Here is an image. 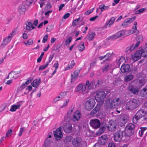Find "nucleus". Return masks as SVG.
<instances>
[{
  "label": "nucleus",
  "instance_id": "5fc2aeb1",
  "mask_svg": "<svg viewBox=\"0 0 147 147\" xmlns=\"http://www.w3.org/2000/svg\"><path fill=\"white\" fill-rule=\"evenodd\" d=\"M34 0H26L25 4L26 5L29 6L33 2Z\"/></svg>",
  "mask_w": 147,
  "mask_h": 147
},
{
  "label": "nucleus",
  "instance_id": "c756f323",
  "mask_svg": "<svg viewBox=\"0 0 147 147\" xmlns=\"http://www.w3.org/2000/svg\"><path fill=\"white\" fill-rule=\"evenodd\" d=\"M94 82H92L89 83V81L88 80H87L86 82V84L85 85L88 86V89H91L93 87V85L94 84Z\"/></svg>",
  "mask_w": 147,
  "mask_h": 147
},
{
  "label": "nucleus",
  "instance_id": "774afa93",
  "mask_svg": "<svg viewBox=\"0 0 147 147\" xmlns=\"http://www.w3.org/2000/svg\"><path fill=\"white\" fill-rule=\"evenodd\" d=\"M102 83V81L101 80H98L97 81V84L95 85V88H97L98 87L99 85L100 84H101Z\"/></svg>",
  "mask_w": 147,
  "mask_h": 147
},
{
  "label": "nucleus",
  "instance_id": "7ed1b4c3",
  "mask_svg": "<svg viewBox=\"0 0 147 147\" xmlns=\"http://www.w3.org/2000/svg\"><path fill=\"white\" fill-rule=\"evenodd\" d=\"M140 103V102L138 100L133 99L126 103V109L128 110H133L137 107L139 105Z\"/></svg>",
  "mask_w": 147,
  "mask_h": 147
},
{
  "label": "nucleus",
  "instance_id": "423d86ee",
  "mask_svg": "<svg viewBox=\"0 0 147 147\" xmlns=\"http://www.w3.org/2000/svg\"><path fill=\"white\" fill-rule=\"evenodd\" d=\"M95 102L94 98H91L88 100L85 105V107L86 110H90L93 108L95 105Z\"/></svg>",
  "mask_w": 147,
  "mask_h": 147
},
{
  "label": "nucleus",
  "instance_id": "a878e982",
  "mask_svg": "<svg viewBox=\"0 0 147 147\" xmlns=\"http://www.w3.org/2000/svg\"><path fill=\"white\" fill-rule=\"evenodd\" d=\"M11 38L10 36H8V37L5 38L3 41L1 45L2 46H5L11 40Z\"/></svg>",
  "mask_w": 147,
  "mask_h": 147
},
{
  "label": "nucleus",
  "instance_id": "f03ea898",
  "mask_svg": "<svg viewBox=\"0 0 147 147\" xmlns=\"http://www.w3.org/2000/svg\"><path fill=\"white\" fill-rule=\"evenodd\" d=\"M107 107L109 108H116L120 103L119 98H115L113 100L108 98L105 101Z\"/></svg>",
  "mask_w": 147,
  "mask_h": 147
},
{
  "label": "nucleus",
  "instance_id": "3c124183",
  "mask_svg": "<svg viewBox=\"0 0 147 147\" xmlns=\"http://www.w3.org/2000/svg\"><path fill=\"white\" fill-rule=\"evenodd\" d=\"M66 92H61L59 94V96H60V99H62L64 98L65 96L66 95Z\"/></svg>",
  "mask_w": 147,
  "mask_h": 147
},
{
  "label": "nucleus",
  "instance_id": "680f3d73",
  "mask_svg": "<svg viewBox=\"0 0 147 147\" xmlns=\"http://www.w3.org/2000/svg\"><path fill=\"white\" fill-rule=\"evenodd\" d=\"M116 145L115 144L113 143L110 142L108 145V146L107 147H115Z\"/></svg>",
  "mask_w": 147,
  "mask_h": 147
},
{
  "label": "nucleus",
  "instance_id": "f257e3e1",
  "mask_svg": "<svg viewBox=\"0 0 147 147\" xmlns=\"http://www.w3.org/2000/svg\"><path fill=\"white\" fill-rule=\"evenodd\" d=\"M145 112L143 109L139 110L133 117V123L135 124L139 123L140 124H143L147 122V113L145 114Z\"/></svg>",
  "mask_w": 147,
  "mask_h": 147
},
{
  "label": "nucleus",
  "instance_id": "ddd939ff",
  "mask_svg": "<svg viewBox=\"0 0 147 147\" xmlns=\"http://www.w3.org/2000/svg\"><path fill=\"white\" fill-rule=\"evenodd\" d=\"M63 136L60 127L58 128L56 131H54V136L56 140H60Z\"/></svg>",
  "mask_w": 147,
  "mask_h": 147
},
{
  "label": "nucleus",
  "instance_id": "13d9d810",
  "mask_svg": "<svg viewBox=\"0 0 147 147\" xmlns=\"http://www.w3.org/2000/svg\"><path fill=\"white\" fill-rule=\"evenodd\" d=\"M54 57V54L53 55H50L49 57V59L48 61L46 62L47 63H48L49 65V63L51 61L52 59H53Z\"/></svg>",
  "mask_w": 147,
  "mask_h": 147
},
{
  "label": "nucleus",
  "instance_id": "e433bc0d",
  "mask_svg": "<svg viewBox=\"0 0 147 147\" xmlns=\"http://www.w3.org/2000/svg\"><path fill=\"white\" fill-rule=\"evenodd\" d=\"M133 76L132 75H128L126 76L124 79L125 81L128 82L131 80L133 78Z\"/></svg>",
  "mask_w": 147,
  "mask_h": 147
},
{
  "label": "nucleus",
  "instance_id": "f3484780",
  "mask_svg": "<svg viewBox=\"0 0 147 147\" xmlns=\"http://www.w3.org/2000/svg\"><path fill=\"white\" fill-rule=\"evenodd\" d=\"M106 124L105 123L103 122L101 124V126L99 129L98 132H97L96 134L99 135L103 133L106 129Z\"/></svg>",
  "mask_w": 147,
  "mask_h": 147
},
{
  "label": "nucleus",
  "instance_id": "bf43d9fd",
  "mask_svg": "<svg viewBox=\"0 0 147 147\" xmlns=\"http://www.w3.org/2000/svg\"><path fill=\"white\" fill-rule=\"evenodd\" d=\"M94 9V8L92 9H90L86 11L85 12V14L86 15H88L89 14H90V13H91L93 11Z\"/></svg>",
  "mask_w": 147,
  "mask_h": 147
},
{
  "label": "nucleus",
  "instance_id": "e2e57ef3",
  "mask_svg": "<svg viewBox=\"0 0 147 147\" xmlns=\"http://www.w3.org/2000/svg\"><path fill=\"white\" fill-rule=\"evenodd\" d=\"M24 127H22L20 129V131L18 134V136H20L22 134V133L23 132L24 129Z\"/></svg>",
  "mask_w": 147,
  "mask_h": 147
},
{
  "label": "nucleus",
  "instance_id": "c03bdc74",
  "mask_svg": "<svg viewBox=\"0 0 147 147\" xmlns=\"http://www.w3.org/2000/svg\"><path fill=\"white\" fill-rule=\"evenodd\" d=\"M109 67V66L108 64H106L105 65L103 66L102 69L103 72L107 71H108Z\"/></svg>",
  "mask_w": 147,
  "mask_h": 147
},
{
  "label": "nucleus",
  "instance_id": "473e14b6",
  "mask_svg": "<svg viewBox=\"0 0 147 147\" xmlns=\"http://www.w3.org/2000/svg\"><path fill=\"white\" fill-rule=\"evenodd\" d=\"M109 8V6H105L104 4H102L100 5L99 7V9H100L101 12L105 10L108 9Z\"/></svg>",
  "mask_w": 147,
  "mask_h": 147
},
{
  "label": "nucleus",
  "instance_id": "603ef678",
  "mask_svg": "<svg viewBox=\"0 0 147 147\" xmlns=\"http://www.w3.org/2000/svg\"><path fill=\"white\" fill-rule=\"evenodd\" d=\"M12 133V130L10 129L9 131H7L6 134V136L7 137H8L10 136Z\"/></svg>",
  "mask_w": 147,
  "mask_h": 147
},
{
  "label": "nucleus",
  "instance_id": "a211bd4d",
  "mask_svg": "<svg viewBox=\"0 0 147 147\" xmlns=\"http://www.w3.org/2000/svg\"><path fill=\"white\" fill-rule=\"evenodd\" d=\"M100 108V106L99 105H97L95 108L90 113V115H91L94 116L99 112V111Z\"/></svg>",
  "mask_w": 147,
  "mask_h": 147
},
{
  "label": "nucleus",
  "instance_id": "79ce46f5",
  "mask_svg": "<svg viewBox=\"0 0 147 147\" xmlns=\"http://www.w3.org/2000/svg\"><path fill=\"white\" fill-rule=\"evenodd\" d=\"M26 29L27 30L29 31L32 30L31 29V26H32V23L30 22H28L27 23H26Z\"/></svg>",
  "mask_w": 147,
  "mask_h": 147
},
{
  "label": "nucleus",
  "instance_id": "4be33fe9",
  "mask_svg": "<svg viewBox=\"0 0 147 147\" xmlns=\"http://www.w3.org/2000/svg\"><path fill=\"white\" fill-rule=\"evenodd\" d=\"M86 89V86L83 85L82 84H80L78 85L76 89V92H78L82 90L83 92H84Z\"/></svg>",
  "mask_w": 147,
  "mask_h": 147
},
{
  "label": "nucleus",
  "instance_id": "f8f14e48",
  "mask_svg": "<svg viewBox=\"0 0 147 147\" xmlns=\"http://www.w3.org/2000/svg\"><path fill=\"white\" fill-rule=\"evenodd\" d=\"M82 141V139L80 137H76L72 140V144L75 147H78L81 145Z\"/></svg>",
  "mask_w": 147,
  "mask_h": 147
},
{
  "label": "nucleus",
  "instance_id": "ea45409f",
  "mask_svg": "<svg viewBox=\"0 0 147 147\" xmlns=\"http://www.w3.org/2000/svg\"><path fill=\"white\" fill-rule=\"evenodd\" d=\"M141 92H143V96L147 97V86L145 88H143L141 90Z\"/></svg>",
  "mask_w": 147,
  "mask_h": 147
},
{
  "label": "nucleus",
  "instance_id": "412c9836",
  "mask_svg": "<svg viewBox=\"0 0 147 147\" xmlns=\"http://www.w3.org/2000/svg\"><path fill=\"white\" fill-rule=\"evenodd\" d=\"M20 71H11L9 73V75H10L14 79H17L20 76Z\"/></svg>",
  "mask_w": 147,
  "mask_h": 147
},
{
  "label": "nucleus",
  "instance_id": "49530a36",
  "mask_svg": "<svg viewBox=\"0 0 147 147\" xmlns=\"http://www.w3.org/2000/svg\"><path fill=\"white\" fill-rule=\"evenodd\" d=\"M118 38L117 34L116 33L115 34L112 35L109 37L107 39L108 40H114Z\"/></svg>",
  "mask_w": 147,
  "mask_h": 147
},
{
  "label": "nucleus",
  "instance_id": "8fccbe9b",
  "mask_svg": "<svg viewBox=\"0 0 147 147\" xmlns=\"http://www.w3.org/2000/svg\"><path fill=\"white\" fill-rule=\"evenodd\" d=\"M52 7V6L51 5V3L49 2H48L46 4L45 9L46 10H48L51 9Z\"/></svg>",
  "mask_w": 147,
  "mask_h": 147
},
{
  "label": "nucleus",
  "instance_id": "dca6fc26",
  "mask_svg": "<svg viewBox=\"0 0 147 147\" xmlns=\"http://www.w3.org/2000/svg\"><path fill=\"white\" fill-rule=\"evenodd\" d=\"M141 57H142V55L140 50L136 51L134 54L132 55L133 59L136 61L140 59Z\"/></svg>",
  "mask_w": 147,
  "mask_h": 147
},
{
  "label": "nucleus",
  "instance_id": "864d4df0",
  "mask_svg": "<svg viewBox=\"0 0 147 147\" xmlns=\"http://www.w3.org/2000/svg\"><path fill=\"white\" fill-rule=\"evenodd\" d=\"M123 60H124V57H121L120 59H116V62L118 64H120L123 61Z\"/></svg>",
  "mask_w": 147,
  "mask_h": 147
},
{
  "label": "nucleus",
  "instance_id": "6ab92c4d",
  "mask_svg": "<svg viewBox=\"0 0 147 147\" xmlns=\"http://www.w3.org/2000/svg\"><path fill=\"white\" fill-rule=\"evenodd\" d=\"M130 69V66L129 65H122L121 68L120 69L121 72L123 73H125L129 71Z\"/></svg>",
  "mask_w": 147,
  "mask_h": 147
},
{
  "label": "nucleus",
  "instance_id": "de8ad7c7",
  "mask_svg": "<svg viewBox=\"0 0 147 147\" xmlns=\"http://www.w3.org/2000/svg\"><path fill=\"white\" fill-rule=\"evenodd\" d=\"M75 65V63L74 60H72L70 63V65L68 66V67H66L65 68V70H67L69 69H71Z\"/></svg>",
  "mask_w": 147,
  "mask_h": 147
},
{
  "label": "nucleus",
  "instance_id": "bb28decb",
  "mask_svg": "<svg viewBox=\"0 0 147 147\" xmlns=\"http://www.w3.org/2000/svg\"><path fill=\"white\" fill-rule=\"evenodd\" d=\"M140 50V51L142 57H147V47H145L143 49H142Z\"/></svg>",
  "mask_w": 147,
  "mask_h": 147
},
{
  "label": "nucleus",
  "instance_id": "4468645a",
  "mask_svg": "<svg viewBox=\"0 0 147 147\" xmlns=\"http://www.w3.org/2000/svg\"><path fill=\"white\" fill-rule=\"evenodd\" d=\"M108 138L106 135H102L98 139V143L101 145H104L107 142Z\"/></svg>",
  "mask_w": 147,
  "mask_h": 147
},
{
  "label": "nucleus",
  "instance_id": "393cba45",
  "mask_svg": "<svg viewBox=\"0 0 147 147\" xmlns=\"http://www.w3.org/2000/svg\"><path fill=\"white\" fill-rule=\"evenodd\" d=\"M21 105L22 104H21L18 105H13L11 106V108L10 109L9 111L11 112L15 111L16 109H19Z\"/></svg>",
  "mask_w": 147,
  "mask_h": 147
},
{
  "label": "nucleus",
  "instance_id": "9d476101",
  "mask_svg": "<svg viewBox=\"0 0 147 147\" xmlns=\"http://www.w3.org/2000/svg\"><path fill=\"white\" fill-rule=\"evenodd\" d=\"M90 126L95 129L99 128L100 125V120L97 119H93L90 120Z\"/></svg>",
  "mask_w": 147,
  "mask_h": 147
},
{
  "label": "nucleus",
  "instance_id": "2f4dec72",
  "mask_svg": "<svg viewBox=\"0 0 147 147\" xmlns=\"http://www.w3.org/2000/svg\"><path fill=\"white\" fill-rule=\"evenodd\" d=\"M137 82L138 86L139 87H141L144 84L145 82V79H142V80H138Z\"/></svg>",
  "mask_w": 147,
  "mask_h": 147
},
{
  "label": "nucleus",
  "instance_id": "6e6d98bb",
  "mask_svg": "<svg viewBox=\"0 0 147 147\" xmlns=\"http://www.w3.org/2000/svg\"><path fill=\"white\" fill-rule=\"evenodd\" d=\"M17 28H15L13 30L12 32L10 34V35H11V36H11H11H13L15 34H16V32H17Z\"/></svg>",
  "mask_w": 147,
  "mask_h": 147
},
{
  "label": "nucleus",
  "instance_id": "7c9ffc66",
  "mask_svg": "<svg viewBox=\"0 0 147 147\" xmlns=\"http://www.w3.org/2000/svg\"><path fill=\"white\" fill-rule=\"evenodd\" d=\"M26 7L24 5H21L19 6L18 8V11L20 13H24L26 10Z\"/></svg>",
  "mask_w": 147,
  "mask_h": 147
},
{
  "label": "nucleus",
  "instance_id": "a19ab883",
  "mask_svg": "<svg viewBox=\"0 0 147 147\" xmlns=\"http://www.w3.org/2000/svg\"><path fill=\"white\" fill-rule=\"evenodd\" d=\"M24 43L26 46L31 45L33 43V40L32 39L30 38L28 40L27 42L24 41Z\"/></svg>",
  "mask_w": 147,
  "mask_h": 147
},
{
  "label": "nucleus",
  "instance_id": "052dcab7",
  "mask_svg": "<svg viewBox=\"0 0 147 147\" xmlns=\"http://www.w3.org/2000/svg\"><path fill=\"white\" fill-rule=\"evenodd\" d=\"M74 107H71L69 109V111L67 113V115L68 117H70V116H68L73 111Z\"/></svg>",
  "mask_w": 147,
  "mask_h": 147
},
{
  "label": "nucleus",
  "instance_id": "69168bd1",
  "mask_svg": "<svg viewBox=\"0 0 147 147\" xmlns=\"http://www.w3.org/2000/svg\"><path fill=\"white\" fill-rule=\"evenodd\" d=\"M70 14L69 13H67L65 14L63 17V18L66 19L68 18L70 16Z\"/></svg>",
  "mask_w": 147,
  "mask_h": 147
},
{
  "label": "nucleus",
  "instance_id": "20e7f679",
  "mask_svg": "<svg viewBox=\"0 0 147 147\" xmlns=\"http://www.w3.org/2000/svg\"><path fill=\"white\" fill-rule=\"evenodd\" d=\"M135 125L132 123H129L126 127L124 130H123L124 136L130 137L134 134V132Z\"/></svg>",
  "mask_w": 147,
  "mask_h": 147
},
{
  "label": "nucleus",
  "instance_id": "37998d69",
  "mask_svg": "<svg viewBox=\"0 0 147 147\" xmlns=\"http://www.w3.org/2000/svg\"><path fill=\"white\" fill-rule=\"evenodd\" d=\"M84 42H82V43L79 44L78 45V49L79 51H82L84 50L85 48Z\"/></svg>",
  "mask_w": 147,
  "mask_h": 147
},
{
  "label": "nucleus",
  "instance_id": "58836bf2",
  "mask_svg": "<svg viewBox=\"0 0 147 147\" xmlns=\"http://www.w3.org/2000/svg\"><path fill=\"white\" fill-rule=\"evenodd\" d=\"M141 130L139 131V135L140 137H142L143 136V133L145 130H146L147 128L145 127H140Z\"/></svg>",
  "mask_w": 147,
  "mask_h": 147
},
{
  "label": "nucleus",
  "instance_id": "a18cd8bd",
  "mask_svg": "<svg viewBox=\"0 0 147 147\" xmlns=\"http://www.w3.org/2000/svg\"><path fill=\"white\" fill-rule=\"evenodd\" d=\"M72 38L71 37H69L65 41V45L66 46L69 45L72 40Z\"/></svg>",
  "mask_w": 147,
  "mask_h": 147
},
{
  "label": "nucleus",
  "instance_id": "4c0bfd02",
  "mask_svg": "<svg viewBox=\"0 0 147 147\" xmlns=\"http://www.w3.org/2000/svg\"><path fill=\"white\" fill-rule=\"evenodd\" d=\"M73 138L71 136H68L65 137L64 139V141L66 143L71 142Z\"/></svg>",
  "mask_w": 147,
  "mask_h": 147
},
{
  "label": "nucleus",
  "instance_id": "0eeeda50",
  "mask_svg": "<svg viewBox=\"0 0 147 147\" xmlns=\"http://www.w3.org/2000/svg\"><path fill=\"white\" fill-rule=\"evenodd\" d=\"M124 136V134L123 130H118L113 135L114 140L115 142H120Z\"/></svg>",
  "mask_w": 147,
  "mask_h": 147
},
{
  "label": "nucleus",
  "instance_id": "f704fd0d",
  "mask_svg": "<svg viewBox=\"0 0 147 147\" xmlns=\"http://www.w3.org/2000/svg\"><path fill=\"white\" fill-rule=\"evenodd\" d=\"M114 54V53L113 52H109L107 53L106 55H105V57L106 58V60H109L113 55Z\"/></svg>",
  "mask_w": 147,
  "mask_h": 147
},
{
  "label": "nucleus",
  "instance_id": "5701e85b",
  "mask_svg": "<svg viewBox=\"0 0 147 147\" xmlns=\"http://www.w3.org/2000/svg\"><path fill=\"white\" fill-rule=\"evenodd\" d=\"M53 143L50 139L47 138L45 141L44 146L42 147H51Z\"/></svg>",
  "mask_w": 147,
  "mask_h": 147
},
{
  "label": "nucleus",
  "instance_id": "39448f33",
  "mask_svg": "<svg viewBox=\"0 0 147 147\" xmlns=\"http://www.w3.org/2000/svg\"><path fill=\"white\" fill-rule=\"evenodd\" d=\"M107 95V92L105 93L104 91H100L96 93L95 96V98L97 102L103 103Z\"/></svg>",
  "mask_w": 147,
  "mask_h": 147
},
{
  "label": "nucleus",
  "instance_id": "1a4fd4ad",
  "mask_svg": "<svg viewBox=\"0 0 147 147\" xmlns=\"http://www.w3.org/2000/svg\"><path fill=\"white\" fill-rule=\"evenodd\" d=\"M142 36L141 35H139L137 36L136 38L137 42L135 46H134V44H132L131 46H129L130 49V51H132L135 48H137L140 42L142 41Z\"/></svg>",
  "mask_w": 147,
  "mask_h": 147
},
{
  "label": "nucleus",
  "instance_id": "09e8293b",
  "mask_svg": "<svg viewBox=\"0 0 147 147\" xmlns=\"http://www.w3.org/2000/svg\"><path fill=\"white\" fill-rule=\"evenodd\" d=\"M48 63H46L45 65H42L41 66H40L39 68L38 69L39 70H43L45 69L47 67L48 65Z\"/></svg>",
  "mask_w": 147,
  "mask_h": 147
},
{
  "label": "nucleus",
  "instance_id": "2eb2a0df",
  "mask_svg": "<svg viewBox=\"0 0 147 147\" xmlns=\"http://www.w3.org/2000/svg\"><path fill=\"white\" fill-rule=\"evenodd\" d=\"M63 129L65 132L67 134L71 133L72 130V125L70 123H67L63 127Z\"/></svg>",
  "mask_w": 147,
  "mask_h": 147
},
{
  "label": "nucleus",
  "instance_id": "c9c22d12",
  "mask_svg": "<svg viewBox=\"0 0 147 147\" xmlns=\"http://www.w3.org/2000/svg\"><path fill=\"white\" fill-rule=\"evenodd\" d=\"M126 31L125 30H122L116 33L118 38L121 37L125 35V33Z\"/></svg>",
  "mask_w": 147,
  "mask_h": 147
},
{
  "label": "nucleus",
  "instance_id": "c85d7f7f",
  "mask_svg": "<svg viewBox=\"0 0 147 147\" xmlns=\"http://www.w3.org/2000/svg\"><path fill=\"white\" fill-rule=\"evenodd\" d=\"M80 72V70H75L74 72V76H73L72 74L71 75V81H72V80L73 79H76L78 77V76L79 75Z\"/></svg>",
  "mask_w": 147,
  "mask_h": 147
},
{
  "label": "nucleus",
  "instance_id": "9b49d317",
  "mask_svg": "<svg viewBox=\"0 0 147 147\" xmlns=\"http://www.w3.org/2000/svg\"><path fill=\"white\" fill-rule=\"evenodd\" d=\"M133 83L130 82L129 84L128 87V90L131 93L134 94H138L139 91V90L133 84Z\"/></svg>",
  "mask_w": 147,
  "mask_h": 147
},
{
  "label": "nucleus",
  "instance_id": "cd10ccee",
  "mask_svg": "<svg viewBox=\"0 0 147 147\" xmlns=\"http://www.w3.org/2000/svg\"><path fill=\"white\" fill-rule=\"evenodd\" d=\"M115 19L114 17H112L108 22H107L105 24V27H107V26L109 25V26L110 27V26L112 25L114 22L115 20Z\"/></svg>",
  "mask_w": 147,
  "mask_h": 147
},
{
  "label": "nucleus",
  "instance_id": "aec40b11",
  "mask_svg": "<svg viewBox=\"0 0 147 147\" xmlns=\"http://www.w3.org/2000/svg\"><path fill=\"white\" fill-rule=\"evenodd\" d=\"M81 114L78 111L76 112L73 116L72 120L74 121H76L79 120L80 118Z\"/></svg>",
  "mask_w": 147,
  "mask_h": 147
},
{
  "label": "nucleus",
  "instance_id": "b1692460",
  "mask_svg": "<svg viewBox=\"0 0 147 147\" xmlns=\"http://www.w3.org/2000/svg\"><path fill=\"white\" fill-rule=\"evenodd\" d=\"M40 82V79H37L34 80L31 83V85L33 87L36 88L39 85Z\"/></svg>",
  "mask_w": 147,
  "mask_h": 147
},
{
  "label": "nucleus",
  "instance_id": "0e129e2a",
  "mask_svg": "<svg viewBox=\"0 0 147 147\" xmlns=\"http://www.w3.org/2000/svg\"><path fill=\"white\" fill-rule=\"evenodd\" d=\"M146 9V8H141L138 10V12L140 14L144 12V11Z\"/></svg>",
  "mask_w": 147,
  "mask_h": 147
},
{
  "label": "nucleus",
  "instance_id": "72a5a7b5",
  "mask_svg": "<svg viewBox=\"0 0 147 147\" xmlns=\"http://www.w3.org/2000/svg\"><path fill=\"white\" fill-rule=\"evenodd\" d=\"M96 35V34L94 32H89L88 35L87 36V37H88L90 40H92Z\"/></svg>",
  "mask_w": 147,
  "mask_h": 147
},
{
  "label": "nucleus",
  "instance_id": "338daca9",
  "mask_svg": "<svg viewBox=\"0 0 147 147\" xmlns=\"http://www.w3.org/2000/svg\"><path fill=\"white\" fill-rule=\"evenodd\" d=\"M22 37L24 39H26L28 38V36L26 33H24L22 34Z\"/></svg>",
  "mask_w": 147,
  "mask_h": 147
},
{
  "label": "nucleus",
  "instance_id": "4d7b16f0",
  "mask_svg": "<svg viewBox=\"0 0 147 147\" xmlns=\"http://www.w3.org/2000/svg\"><path fill=\"white\" fill-rule=\"evenodd\" d=\"M48 35L47 34H46L45 35V36H44L42 40V42L43 43H45V42L47 41L48 39Z\"/></svg>",
  "mask_w": 147,
  "mask_h": 147
},
{
  "label": "nucleus",
  "instance_id": "6e6552de",
  "mask_svg": "<svg viewBox=\"0 0 147 147\" xmlns=\"http://www.w3.org/2000/svg\"><path fill=\"white\" fill-rule=\"evenodd\" d=\"M109 123L108 125L107 126V129L111 131H114L115 130L117 125L116 121L111 120L109 121Z\"/></svg>",
  "mask_w": 147,
  "mask_h": 147
}]
</instances>
